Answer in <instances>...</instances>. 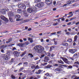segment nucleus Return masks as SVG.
<instances>
[{
  "mask_svg": "<svg viewBox=\"0 0 79 79\" xmlns=\"http://www.w3.org/2000/svg\"><path fill=\"white\" fill-rule=\"evenodd\" d=\"M34 50L36 52L40 53L42 50H44V48L40 45H37L34 47Z\"/></svg>",
  "mask_w": 79,
  "mask_h": 79,
  "instance_id": "f257e3e1",
  "label": "nucleus"
},
{
  "mask_svg": "<svg viewBox=\"0 0 79 79\" xmlns=\"http://www.w3.org/2000/svg\"><path fill=\"white\" fill-rule=\"evenodd\" d=\"M27 11L28 12V13H32V12H33V11H36V8L35 7H32L30 8H28L27 9Z\"/></svg>",
  "mask_w": 79,
  "mask_h": 79,
  "instance_id": "f03ea898",
  "label": "nucleus"
},
{
  "mask_svg": "<svg viewBox=\"0 0 79 79\" xmlns=\"http://www.w3.org/2000/svg\"><path fill=\"white\" fill-rule=\"evenodd\" d=\"M18 8H21L22 9L25 10L26 8V6L24 4L22 3H19L18 4Z\"/></svg>",
  "mask_w": 79,
  "mask_h": 79,
  "instance_id": "7ed1b4c3",
  "label": "nucleus"
},
{
  "mask_svg": "<svg viewBox=\"0 0 79 79\" xmlns=\"http://www.w3.org/2000/svg\"><path fill=\"white\" fill-rule=\"evenodd\" d=\"M44 5V3L43 2H41L40 3H38L36 5V6L38 8H41Z\"/></svg>",
  "mask_w": 79,
  "mask_h": 79,
  "instance_id": "20e7f679",
  "label": "nucleus"
},
{
  "mask_svg": "<svg viewBox=\"0 0 79 79\" xmlns=\"http://www.w3.org/2000/svg\"><path fill=\"white\" fill-rule=\"evenodd\" d=\"M61 59H62L63 60V61H64L65 63H66L67 64H69V62L68 60V59L66 58H63L62 57H60Z\"/></svg>",
  "mask_w": 79,
  "mask_h": 79,
  "instance_id": "39448f33",
  "label": "nucleus"
},
{
  "mask_svg": "<svg viewBox=\"0 0 79 79\" xmlns=\"http://www.w3.org/2000/svg\"><path fill=\"white\" fill-rule=\"evenodd\" d=\"M45 3L46 4H47V5L49 6V5H52V1L49 0H46Z\"/></svg>",
  "mask_w": 79,
  "mask_h": 79,
  "instance_id": "423d86ee",
  "label": "nucleus"
},
{
  "mask_svg": "<svg viewBox=\"0 0 79 79\" xmlns=\"http://www.w3.org/2000/svg\"><path fill=\"white\" fill-rule=\"evenodd\" d=\"M74 2H76V1H74V0H70L66 2V4L67 5H69L70 4H72Z\"/></svg>",
  "mask_w": 79,
  "mask_h": 79,
  "instance_id": "0eeeda50",
  "label": "nucleus"
},
{
  "mask_svg": "<svg viewBox=\"0 0 79 79\" xmlns=\"http://www.w3.org/2000/svg\"><path fill=\"white\" fill-rule=\"evenodd\" d=\"M74 64H75L73 65V67H76L77 68H79V62L78 61H77V62H75L74 63Z\"/></svg>",
  "mask_w": 79,
  "mask_h": 79,
  "instance_id": "6e6552de",
  "label": "nucleus"
},
{
  "mask_svg": "<svg viewBox=\"0 0 79 79\" xmlns=\"http://www.w3.org/2000/svg\"><path fill=\"white\" fill-rule=\"evenodd\" d=\"M1 18L2 19V20L6 21V22H7L8 21V19L5 18V16L3 15L1 16Z\"/></svg>",
  "mask_w": 79,
  "mask_h": 79,
  "instance_id": "1a4fd4ad",
  "label": "nucleus"
},
{
  "mask_svg": "<svg viewBox=\"0 0 79 79\" xmlns=\"http://www.w3.org/2000/svg\"><path fill=\"white\" fill-rule=\"evenodd\" d=\"M77 51V49H69V52L70 53H71L72 54H74V53H76Z\"/></svg>",
  "mask_w": 79,
  "mask_h": 79,
  "instance_id": "9d476101",
  "label": "nucleus"
},
{
  "mask_svg": "<svg viewBox=\"0 0 79 79\" xmlns=\"http://www.w3.org/2000/svg\"><path fill=\"white\" fill-rule=\"evenodd\" d=\"M8 15L9 17L14 16V13L13 12H9L8 13Z\"/></svg>",
  "mask_w": 79,
  "mask_h": 79,
  "instance_id": "9b49d317",
  "label": "nucleus"
},
{
  "mask_svg": "<svg viewBox=\"0 0 79 79\" xmlns=\"http://www.w3.org/2000/svg\"><path fill=\"white\" fill-rule=\"evenodd\" d=\"M19 75L20 76H21L22 77L21 79H24L26 78V76H25V75L23 73H19Z\"/></svg>",
  "mask_w": 79,
  "mask_h": 79,
  "instance_id": "f8f14e48",
  "label": "nucleus"
},
{
  "mask_svg": "<svg viewBox=\"0 0 79 79\" xmlns=\"http://www.w3.org/2000/svg\"><path fill=\"white\" fill-rule=\"evenodd\" d=\"M49 60V57L48 56L45 57L43 61L44 62H48V60Z\"/></svg>",
  "mask_w": 79,
  "mask_h": 79,
  "instance_id": "ddd939ff",
  "label": "nucleus"
},
{
  "mask_svg": "<svg viewBox=\"0 0 79 79\" xmlns=\"http://www.w3.org/2000/svg\"><path fill=\"white\" fill-rule=\"evenodd\" d=\"M14 54L15 56H17V57L19 56V53L18 52L15 51L14 52Z\"/></svg>",
  "mask_w": 79,
  "mask_h": 79,
  "instance_id": "4468645a",
  "label": "nucleus"
},
{
  "mask_svg": "<svg viewBox=\"0 0 79 79\" xmlns=\"http://www.w3.org/2000/svg\"><path fill=\"white\" fill-rule=\"evenodd\" d=\"M1 14H2V15H5V14L6 13V9H2L1 10Z\"/></svg>",
  "mask_w": 79,
  "mask_h": 79,
  "instance_id": "2eb2a0df",
  "label": "nucleus"
},
{
  "mask_svg": "<svg viewBox=\"0 0 79 79\" xmlns=\"http://www.w3.org/2000/svg\"><path fill=\"white\" fill-rule=\"evenodd\" d=\"M55 71H57V73H60L61 70H60V69L59 68H57L55 69Z\"/></svg>",
  "mask_w": 79,
  "mask_h": 79,
  "instance_id": "dca6fc26",
  "label": "nucleus"
},
{
  "mask_svg": "<svg viewBox=\"0 0 79 79\" xmlns=\"http://www.w3.org/2000/svg\"><path fill=\"white\" fill-rule=\"evenodd\" d=\"M42 72V70H39L38 72H36L35 73L36 74H40Z\"/></svg>",
  "mask_w": 79,
  "mask_h": 79,
  "instance_id": "f3484780",
  "label": "nucleus"
},
{
  "mask_svg": "<svg viewBox=\"0 0 79 79\" xmlns=\"http://www.w3.org/2000/svg\"><path fill=\"white\" fill-rule=\"evenodd\" d=\"M45 76H47L48 77H51L52 74H49L48 73H47L46 74H45Z\"/></svg>",
  "mask_w": 79,
  "mask_h": 79,
  "instance_id": "a211bd4d",
  "label": "nucleus"
},
{
  "mask_svg": "<svg viewBox=\"0 0 79 79\" xmlns=\"http://www.w3.org/2000/svg\"><path fill=\"white\" fill-rule=\"evenodd\" d=\"M28 40L30 41V43H32V42H33V40L32 39V38H28Z\"/></svg>",
  "mask_w": 79,
  "mask_h": 79,
  "instance_id": "6ab92c4d",
  "label": "nucleus"
},
{
  "mask_svg": "<svg viewBox=\"0 0 79 79\" xmlns=\"http://www.w3.org/2000/svg\"><path fill=\"white\" fill-rule=\"evenodd\" d=\"M4 58L5 60H8V57L7 55L4 56Z\"/></svg>",
  "mask_w": 79,
  "mask_h": 79,
  "instance_id": "aec40b11",
  "label": "nucleus"
},
{
  "mask_svg": "<svg viewBox=\"0 0 79 79\" xmlns=\"http://www.w3.org/2000/svg\"><path fill=\"white\" fill-rule=\"evenodd\" d=\"M58 63H60L61 64H64V62L62 60H58Z\"/></svg>",
  "mask_w": 79,
  "mask_h": 79,
  "instance_id": "412c9836",
  "label": "nucleus"
},
{
  "mask_svg": "<svg viewBox=\"0 0 79 79\" xmlns=\"http://www.w3.org/2000/svg\"><path fill=\"white\" fill-rule=\"evenodd\" d=\"M18 45L20 47H23V46H24V44H23V43L21 44H19Z\"/></svg>",
  "mask_w": 79,
  "mask_h": 79,
  "instance_id": "4be33fe9",
  "label": "nucleus"
},
{
  "mask_svg": "<svg viewBox=\"0 0 79 79\" xmlns=\"http://www.w3.org/2000/svg\"><path fill=\"white\" fill-rule=\"evenodd\" d=\"M15 18L16 19H18L19 18H21V16L19 15H16Z\"/></svg>",
  "mask_w": 79,
  "mask_h": 79,
  "instance_id": "5701e85b",
  "label": "nucleus"
},
{
  "mask_svg": "<svg viewBox=\"0 0 79 79\" xmlns=\"http://www.w3.org/2000/svg\"><path fill=\"white\" fill-rule=\"evenodd\" d=\"M46 68H52V66L50 65H48L46 67Z\"/></svg>",
  "mask_w": 79,
  "mask_h": 79,
  "instance_id": "b1692460",
  "label": "nucleus"
},
{
  "mask_svg": "<svg viewBox=\"0 0 79 79\" xmlns=\"http://www.w3.org/2000/svg\"><path fill=\"white\" fill-rule=\"evenodd\" d=\"M33 79H38L39 78V76H34V77H32Z\"/></svg>",
  "mask_w": 79,
  "mask_h": 79,
  "instance_id": "393cba45",
  "label": "nucleus"
},
{
  "mask_svg": "<svg viewBox=\"0 0 79 79\" xmlns=\"http://www.w3.org/2000/svg\"><path fill=\"white\" fill-rule=\"evenodd\" d=\"M11 40H12V39L11 38H10L9 39L8 41H6V43L7 44H8V43H10V42H11Z\"/></svg>",
  "mask_w": 79,
  "mask_h": 79,
  "instance_id": "a878e982",
  "label": "nucleus"
},
{
  "mask_svg": "<svg viewBox=\"0 0 79 79\" xmlns=\"http://www.w3.org/2000/svg\"><path fill=\"white\" fill-rule=\"evenodd\" d=\"M28 64V63L27 62H25L23 63V66H26Z\"/></svg>",
  "mask_w": 79,
  "mask_h": 79,
  "instance_id": "bb28decb",
  "label": "nucleus"
},
{
  "mask_svg": "<svg viewBox=\"0 0 79 79\" xmlns=\"http://www.w3.org/2000/svg\"><path fill=\"white\" fill-rule=\"evenodd\" d=\"M41 65L43 66H46V65H47V63H44L43 64H41Z\"/></svg>",
  "mask_w": 79,
  "mask_h": 79,
  "instance_id": "cd10ccee",
  "label": "nucleus"
},
{
  "mask_svg": "<svg viewBox=\"0 0 79 79\" xmlns=\"http://www.w3.org/2000/svg\"><path fill=\"white\" fill-rule=\"evenodd\" d=\"M26 51H25L22 53V54L21 55V56L22 57H23V56H24V55H26Z\"/></svg>",
  "mask_w": 79,
  "mask_h": 79,
  "instance_id": "c85d7f7f",
  "label": "nucleus"
},
{
  "mask_svg": "<svg viewBox=\"0 0 79 79\" xmlns=\"http://www.w3.org/2000/svg\"><path fill=\"white\" fill-rule=\"evenodd\" d=\"M26 51H25L22 53V54L21 55V56L22 57H23V56H24V55H26Z\"/></svg>",
  "mask_w": 79,
  "mask_h": 79,
  "instance_id": "c756f323",
  "label": "nucleus"
},
{
  "mask_svg": "<svg viewBox=\"0 0 79 79\" xmlns=\"http://www.w3.org/2000/svg\"><path fill=\"white\" fill-rule=\"evenodd\" d=\"M17 12L18 13H21V10L20 9H18L17 11Z\"/></svg>",
  "mask_w": 79,
  "mask_h": 79,
  "instance_id": "7c9ffc66",
  "label": "nucleus"
},
{
  "mask_svg": "<svg viewBox=\"0 0 79 79\" xmlns=\"http://www.w3.org/2000/svg\"><path fill=\"white\" fill-rule=\"evenodd\" d=\"M77 35L75 36L74 38V40L75 42H76V41L77 40Z\"/></svg>",
  "mask_w": 79,
  "mask_h": 79,
  "instance_id": "2f4dec72",
  "label": "nucleus"
},
{
  "mask_svg": "<svg viewBox=\"0 0 79 79\" xmlns=\"http://www.w3.org/2000/svg\"><path fill=\"white\" fill-rule=\"evenodd\" d=\"M28 56H30V57H31V58H32V57H34V56H33L32 54H28Z\"/></svg>",
  "mask_w": 79,
  "mask_h": 79,
  "instance_id": "473e14b6",
  "label": "nucleus"
},
{
  "mask_svg": "<svg viewBox=\"0 0 79 79\" xmlns=\"http://www.w3.org/2000/svg\"><path fill=\"white\" fill-rule=\"evenodd\" d=\"M9 47V45H8V44L6 45H5V46H2V47H3V48H6V47Z\"/></svg>",
  "mask_w": 79,
  "mask_h": 79,
  "instance_id": "72a5a7b5",
  "label": "nucleus"
},
{
  "mask_svg": "<svg viewBox=\"0 0 79 79\" xmlns=\"http://www.w3.org/2000/svg\"><path fill=\"white\" fill-rule=\"evenodd\" d=\"M40 2V0H35V3H38V2Z\"/></svg>",
  "mask_w": 79,
  "mask_h": 79,
  "instance_id": "f704fd0d",
  "label": "nucleus"
},
{
  "mask_svg": "<svg viewBox=\"0 0 79 79\" xmlns=\"http://www.w3.org/2000/svg\"><path fill=\"white\" fill-rule=\"evenodd\" d=\"M46 22H47V24L48 25V24H50V21H49V20H46Z\"/></svg>",
  "mask_w": 79,
  "mask_h": 79,
  "instance_id": "c9c22d12",
  "label": "nucleus"
},
{
  "mask_svg": "<svg viewBox=\"0 0 79 79\" xmlns=\"http://www.w3.org/2000/svg\"><path fill=\"white\" fill-rule=\"evenodd\" d=\"M11 77L13 79H16V77L13 75H12L11 76Z\"/></svg>",
  "mask_w": 79,
  "mask_h": 79,
  "instance_id": "e433bc0d",
  "label": "nucleus"
},
{
  "mask_svg": "<svg viewBox=\"0 0 79 79\" xmlns=\"http://www.w3.org/2000/svg\"><path fill=\"white\" fill-rule=\"evenodd\" d=\"M61 32H62V31H57V33L58 34H61Z\"/></svg>",
  "mask_w": 79,
  "mask_h": 79,
  "instance_id": "4c0bfd02",
  "label": "nucleus"
},
{
  "mask_svg": "<svg viewBox=\"0 0 79 79\" xmlns=\"http://www.w3.org/2000/svg\"><path fill=\"white\" fill-rule=\"evenodd\" d=\"M72 40L71 39H70L69 40H67V42H72Z\"/></svg>",
  "mask_w": 79,
  "mask_h": 79,
  "instance_id": "58836bf2",
  "label": "nucleus"
},
{
  "mask_svg": "<svg viewBox=\"0 0 79 79\" xmlns=\"http://www.w3.org/2000/svg\"><path fill=\"white\" fill-rule=\"evenodd\" d=\"M24 13V16H26V15H27V12L26 11H24L23 12Z\"/></svg>",
  "mask_w": 79,
  "mask_h": 79,
  "instance_id": "ea45409f",
  "label": "nucleus"
},
{
  "mask_svg": "<svg viewBox=\"0 0 79 79\" xmlns=\"http://www.w3.org/2000/svg\"><path fill=\"white\" fill-rule=\"evenodd\" d=\"M15 45V44H10L9 45V47H11L12 46H13V45Z\"/></svg>",
  "mask_w": 79,
  "mask_h": 79,
  "instance_id": "a19ab883",
  "label": "nucleus"
},
{
  "mask_svg": "<svg viewBox=\"0 0 79 79\" xmlns=\"http://www.w3.org/2000/svg\"><path fill=\"white\" fill-rule=\"evenodd\" d=\"M76 17H73L71 18L69 21H72V20H73V19H76Z\"/></svg>",
  "mask_w": 79,
  "mask_h": 79,
  "instance_id": "79ce46f5",
  "label": "nucleus"
},
{
  "mask_svg": "<svg viewBox=\"0 0 79 79\" xmlns=\"http://www.w3.org/2000/svg\"><path fill=\"white\" fill-rule=\"evenodd\" d=\"M11 17H9V19H10V21L11 22H13V19H12V18H11Z\"/></svg>",
  "mask_w": 79,
  "mask_h": 79,
  "instance_id": "37998d69",
  "label": "nucleus"
},
{
  "mask_svg": "<svg viewBox=\"0 0 79 79\" xmlns=\"http://www.w3.org/2000/svg\"><path fill=\"white\" fill-rule=\"evenodd\" d=\"M53 62V60H51L48 62V63H49V64H52Z\"/></svg>",
  "mask_w": 79,
  "mask_h": 79,
  "instance_id": "c03bdc74",
  "label": "nucleus"
},
{
  "mask_svg": "<svg viewBox=\"0 0 79 79\" xmlns=\"http://www.w3.org/2000/svg\"><path fill=\"white\" fill-rule=\"evenodd\" d=\"M24 67H23L22 68H21L19 70V71H21L22 70H23V69H24Z\"/></svg>",
  "mask_w": 79,
  "mask_h": 79,
  "instance_id": "a18cd8bd",
  "label": "nucleus"
},
{
  "mask_svg": "<svg viewBox=\"0 0 79 79\" xmlns=\"http://www.w3.org/2000/svg\"><path fill=\"white\" fill-rule=\"evenodd\" d=\"M63 45L64 46V45L65 46H68V44L67 43H65L64 44H63Z\"/></svg>",
  "mask_w": 79,
  "mask_h": 79,
  "instance_id": "49530a36",
  "label": "nucleus"
},
{
  "mask_svg": "<svg viewBox=\"0 0 79 79\" xmlns=\"http://www.w3.org/2000/svg\"><path fill=\"white\" fill-rule=\"evenodd\" d=\"M35 68V65H32L31 66V68L32 69H34Z\"/></svg>",
  "mask_w": 79,
  "mask_h": 79,
  "instance_id": "de8ad7c7",
  "label": "nucleus"
},
{
  "mask_svg": "<svg viewBox=\"0 0 79 79\" xmlns=\"http://www.w3.org/2000/svg\"><path fill=\"white\" fill-rule=\"evenodd\" d=\"M34 59L35 60H38V57H35V58H34Z\"/></svg>",
  "mask_w": 79,
  "mask_h": 79,
  "instance_id": "09e8293b",
  "label": "nucleus"
},
{
  "mask_svg": "<svg viewBox=\"0 0 79 79\" xmlns=\"http://www.w3.org/2000/svg\"><path fill=\"white\" fill-rule=\"evenodd\" d=\"M68 68L70 69H72V68H73V66L71 65H69L68 67Z\"/></svg>",
  "mask_w": 79,
  "mask_h": 79,
  "instance_id": "8fccbe9b",
  "label": "nucleus"
},
{
  "mask_svg": "<svg viewBox=\"0 0 79 79\" xmlns=\"http://www.w3.org/2000/svg\"><path fill=\"white\" fill-rule=\"evenodd\" d=\"M67 5H67V4H64V5H63V7H66L67 6Z\"/></svg>",
  "mask_w": 79,
  "mask_h": 79,
  "instance_id": "3c124183",
  "label": "nucleus"
},
{
  "mask_svg": "<svg viewBox=\"0 0 79 79\" xmlns=\"http://www.w3.org/2000/svg\"><path fill=\"white\" fill-rule=\"evenodd\" d=\"M60 19H61V18H60V19H59L56 20H55L56 21H56H57L58 22V23H59L60 22Z\"/></svg>",
  "mask_w": 79,
  "mask_h": 79,
  "instance_id": "603ef678",
  "label": "nucleus"
},
{
  "mask_svg": "<svg viewBox=\"0 0 79 79\" xmlns=\"http://www.w3.org/2000/svg\"><path fill=\"white\" fill-rule=\"evenodd\" d=\"M70 60H72V61L74 60V58L73 57H70L69 58Z\"/></svg>",
  "mask_w": 79,
  "mask_h": 79,
  "instance_id": "864d4df0",
  "label": "nucleus"
},
{
  "mask_svg": "<svg viewBox=\"0 0 79 79\" xmlns=\"http://www.w3.org/2000/svg\"><path fill=\"white\" fill-rule=\"evenodd\" d=\"M51 56L52 57H53V56H55V55H54L53 54H51Z\"/></svg>",
  "mask_w": 79,
  "mask_h": 79,
  "instance_id": "5fc2aeb1",
  "label": "nucleus"
},
{
  "mask_svg": "<svg viewBox=\"0 0 79 79\" xmlns=\"http://www.w3.org/2000/svg\"><path fill=\"white\" fill-rule=\"evenodd\" d=\"M61 66H63V67H67L68 66L66 65H61Z\"/></svg>",
  "mask_w": 79,
  "mask_h": 79,
  "instance_id": "6e6d98bb",
  "label": "nucleus"
},
{
  "mask_svg": "<svg viewBox=\"0 0 79 79\" xmlns=\"http://www.w3.org/2000/svg\"><path fill=\"white\" fill-rule=\"evenodd\" d=\"M30 6V3H28L27 4V6L29 7Z\"/></svg>",
  "mask_w": 79,
  "mask_h": 79,
  "instance_id": "4d7b16f0",
  "label": "nucleus"
},
{
  "mask_svg": "<svg viewBox=\"0 0 79 79\" xmlns=\"http://www.w3.org/2000/svg\"><path fill=\"white\" fill-rule=\"evenodd\" d=\"M54 42L55 45H57V44H58V42L57 41H55Z\"/></svg>",
  "mask_w": 79,
  "mask_h": 79,
  "instance_id": "13d9d810",
  "label": "nucleus"
},
{
  "mask_svg": "<svg viewBox=\"0 0 79 79\" xmlns=\"http://www.w3.org/2000/svg\"><path fill=\"white\" fill-rule=\"evenodd\" d=\"M57 24H58V23H53V26H56V25H57Z\"/></svg>",
  "mask_w": 79,
  "mask_h": 79,
  "instance_id": "bf43d9fd",
  "label": "nucleus"
},
{
  "mask_svg": "<svg viewBox=\"0 0 79 79\" xmlns=\"http://www.w3.org/2000/svg\"><path fill=\"white\" fill-rule=\"evenodd\" d=\"M25 45H27L29 44V42H25Z\"/></svg>",
  "mask_w": 79,
  "mask_h": 79,
  "instance_id": "052dcab7",
  "label": "nucleus"
},
{
  "mask_svg": "<svg viewBox=\"0 0 79 79\" xmlns=\"http://www.w3.org/2000/svg\"><path fill=\"white\" fill-rule=\"evenodd\" d=\"M54 66H58V64H55L54 65Z\"/></svg>",
  "mask_w": 79,
  "mask_h": 79,
  "instance_id": "680f3d73",
  "label": "nucleus"
},
{
  "mask_svg": "<svg viewBox=\"0 0 79 79\" xmlns=\"http://www.w3.org/2000/svg\"><path fill=\"white\" fill-rule=\"evenodd\" d=\"M77 56V54L76 53L75 54L73 55V56Z\"/></svg>",
  "mask_w": 79,
  "mask_h": 79,
  "instance_id": "e2e57ef3",
  "label": "nucleus"
},
{
  "mask_svg": "<svg viewBox=\"0 0 79 79\" xmlns=\"http://www.w3.org/2000/svg\"><path fill=\"white\" fill-rule=\"evenodd\" d=\"M79 10L78 9L77 10L75 11V13H77V12H79Z\"/></svg>",
  "mask_w": 79,
  "mask_h": 79,
  "instance_id": "0e129e2a",
  "label": "nucleus"
},
{
  "mask_svg": "<svg viewBox=\"0 0 79 79\" xmlns=\"http://www.w3.org/2000/svg\"><path fill=\"white\" fill-rule=\"evenodd\" d=\"M79 79V77H75L74 79Z\"/></svg>",
  "mask_w": 79,
  "mask_h": 79,
  "instance_id": "69168bd1",
  "label": "nucleus"
},
{
  "mask_svg": "<svg viewBox=\"0 0 79 79\" xmlns=\"http://www.w3.org/2000/svg\"><path fill=\"white\" fill-rule=\"evenodd\" d=\"M16 50V48L15 47L13 48L12 50Z\"/></svg>",
  "mask_w": 79,
  "mask_h": 79,
  "instance_id": "338daca9",
  "label": "nucleus"
},
{
  "mask_svg": "<svg viewBox=\"0 0 79 79\" xmlns=\"http://www.w3.org/2000/svg\"><path fill=\"white\" fill-rule=\"evenodd\" d=\"M79 22H77L76 23V25H79Z\"/></svg>",
  "mask_w": 79,
  "mask_h": 79,
  "instance_id": "774afa93",
  "label": "nucleus"
}]
</instances>
